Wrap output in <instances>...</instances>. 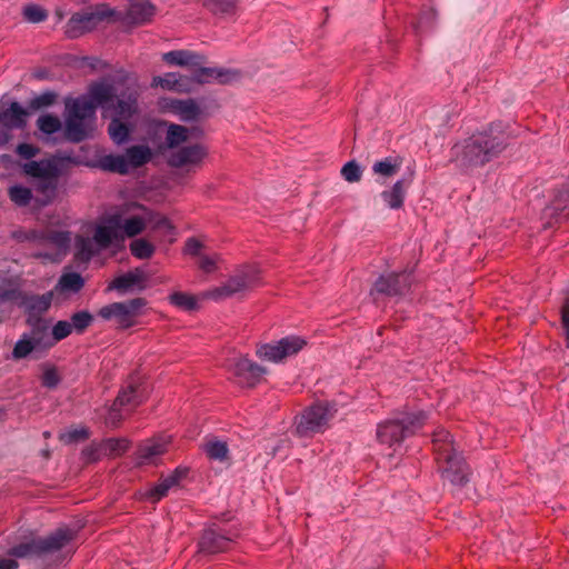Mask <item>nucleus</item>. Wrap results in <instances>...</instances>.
I'll return each instance as SVG.
<instances>
[{"label": "nucleus", "instance_id": "1", "mask_svg": "<svg viewBox=\"0 0 569 569\" xmlns=\"http://www.w3.org/2000/svg\"><path fill=\"white\" fill-rule=\"evenodd\" d=\"M89 94L110 118V139L118 146L126 143L140 116L139 88L122 80L102 79L89 86Z\"/></svg>", "mask_w": 569, "mask_h": 569}, {"label": "nucleus", "instance_id": "2", "mask_svg": "<svg viewBox=\"0 0 569 569\" xmlns=\"http://www.w3.org/2000/svg\"><path fill=\"white\" fill-rule=\"evenodd\" d=\"M150 221V211L132 203L127 210L121 209L103 217L94 229L93 239L100 250L122 244L126 237L133 238L142 233Z\"/></svg>", "mask_w": 569, "mask_h": 569}, {"label": "nucleus", "instance_id": "3", "mask_svg": "<svg viewBox=\"0 0 569 569\" xmlns=\"http://www.w3.org/2000/svg\"><path fill=\"white\" fill-rule=\"evenodd\" d=\"M162 60L170 66L187 67L192 76L191 81L206 84L217 81L219 84H230L241 79L238 69L204 67L207 57L190 50H172L163 53Z\"/></svg>", "mask_w": 569, "mask_h": 569}, {"label": "nucleus", "instance_id": "4", "mask_svg": "<svg viewBox=\"0 0 569 569\" xmlns=\"http://www.w3.org/2000/svg\"><path fill=\"white\" fill-rule=\"evenodd\" d=\"M507 147L502 134L477 132L455 147L456 161L461 167H479L497 158Z\"/></svg>", "mask_w": 569, "mask_h": 569}, {"label": "nucleus", "instance_id": "5", "mask_svg": "<svg viewBox=\"0 0 569 569\" xmlns=\"http://www.w3.org/2000/svg\"><path fill=\"white\" fill-rule=\"evenodd\" d=\"M432 445L442 479L455 486H465L469 480V467L450 433L445 429H437L432 433Z\"/></svg>", "mask_w": 569, "mask_h": 569}, {"label": "nucleus", "instance_id": "6", "mask_svg": "<svg viewBox=\"0 0 569 569\" xmlns=\"http://www.w3.org/2000/svg\"><path fill=\"white\" fill-rule=\"evenodd\" d=\"M22 173L33 179L32 188L37 193L34 203L39 208L51 204L57 196L61 177L60 161L46 158L39 161H27L21 164Z\"/></svg>", "mask_w": 569, "mask_h": 569}, {"label": "nucleus", "instance_id": "7", "mask_svg": "<svg viewBox=\"0 0 569 569\" xmlns=\"http://www.w3.org/2000/svg\"><path fill=\"white\" fill-rule=\"evenodd\" d=\"M77 537V531L63 526L56 529L47 537H38L33 532L23 536L22 539L12 546L7 555L13 558H41L60 551Z\"/></svg>", "mask_w": 569, "mask_h": 569}, {"label": "nucleus", "instance_id": "8", "mask_svg": "<svg viewBox=\"0 0 569 569\" xmlns=\"http://www.w3.org/2000/svg\"><path fill=\"white\" fill-rule=\"evenodd\" d=\"M98 107L99 104L89 93L66 102L64 134L67 140L79 143L89 137Z\"/></svg>", "mask_w": 569, "mask_h": 569}, {"label": "nucleus", "instance_id": "9", "mask_svg": "<svg viewBox=\"0 0 569 569\" xmlns=\"http://www.w3.org/2000/svg\"><path fill=\"white\" fill-rule=\"evenodd\" d=\"M427 416L419 411L406 416L401 420H387L377 428V439L380 443L393 447L400 445L406 437L413 435L426 423Z\"/></svg>", "mask_w": 569, "mask_h": 569}, {"label": "nucleus", "instance_id": "10", "mask_svg": "<svg viewBox=\"0 0 569 569\" xmlns=\"http://www.w3.org/2000/svg\"><path fill=\"white\" fill-rule=\"evenodd\" d=\"M259 283L260 270L256 266H242L224 283L204 292V297L223 300L234 295L246 293Z\"/></svg>", "mask_w": 569, "mask_h": 569}, {"label": "nucleus", "instance_id": "11", "mask_svg": "<svg viewBox=\"0 0 569 569\" xmlns=\"http://www.w3.org/2000/svg\"><path fill=\"white\" fill-rule=\"evenodd\" d=\"M148 305L146 298L137 297L122 302H112L100 308L97 316L106 321L114 320L117 329L126 330L138 323Z\"/></svg>", "mask_w": 569, "mask_h": 569}, {"label": "nucleus", "instance_id": "12", "mask_svg": "<svg viewBox=\"0 0 569 569\" xmlns=\"http://www.w3.org/2000/svg\"><path fill=\"white\" fill-rule=\"evenodd\" d=\"M336 410L328 402H318L306 408L296 422V432L300 437H312L323 432Z\"/></svg>", "mask_w": 569, "mask_h": 569}, {"label": "nucleus", "instance_id": "13", "mask_svg": "<svg viewBox=\"0 0 569 569\" xmlns=\"http://www.w3.org/2000/svg\"><path fill=\"white\" fill-rule=\"evenodd\" d=\"M112 11L106 4L97 6L94 9L89 8L80 12L73 13L64 27V34L69 39H77L87 32L97 28V26L112 16Z\"/></svg>", "mask_w": 569, "mask_h": 569}, {"label": "nucleus", "instance_id": "14", "mask_svg": "<svg viewBox=\"0 0 569 569\" xmlns=\"http://www.w3.org/2000/svg\"><path fill=\"white\" fill-rule=\"evenodd\" d=\"M226 368L232 381L241 388H254L259 385L267 369L244 356H237L227 361Z\"/></svg>", "mask_w": 569, "mask_h": 569}, {"label": "nucleus", "instance_id": "15", "mask_svg": "<svg viewBox=\"0 0 569 569\" xmlns=\"http://www.w3.org/2000/svg\"><path fill=\"white\" fill-rule=\"evenodd\" d=\"M307 341L298 336L284 337L276 343H264L257 348L256 355L267 361L279 362L298 353Z\"/></svg>", "mask_w": 569, "mask_h": 569}, {"label": "nucleus", "instance_id": "16", "mask_svg": "<svg viewBox=\"0 0 569 569\" xmlns=\"http://www.w3.org/2000/svg\"><path fill=\"white\" fill-rule=\"evenodd\" d=\"M208 154V147L203 143L197 142L187 144L178 148L169 154L168 164L171 168H200Z\"/></svg>", "mask_w": 569, "mask_h": 569}, {"label": "nucleus", "instance_id": "17", "mask_svg": "<svg viewBox=\"0 0 569 569\" xmlns=\"http://www.w3.org/2000/svg\"><path fill=\"white\" fill-rule=\"evenodd\" d=\"M28 117V109L23 108L17 101L11 102L9 108L0 111V146L9 142L11 139V130L23 129L27 126Z\"/></svg>", "mask_w": 569, "mask_h": 569}, {"label": "nucleus", "instance_id": "18", "mask_svg": "<svg viewBox=\"0 0 569 569\" xmlns=\"http://www.w3.org/2000/svg\"><path fill=\"white\" fill-rule=\"evenodd\" d=\"M149 397L147 383L138 375L129 377L126 386L119 391L114 406L133 409L143 403Z\"/></svg>", "mask_w": 569, "mask_h": 569}, {"label": "nucleus", "instance_id": "19", "mask_svg": "<svg viewBox=\"0 0 569 569\" xmlns=\"http://www.w3.org/2000/svg\"><path fill=\"white\" fill-rule=\"evenodd\" d=\"M411 274L407 272H391L380 276L371 289V295L381 293L389 297L403 296L411 287Z\"/></svg>", "mask_w": 569, "mask_h": 569}, {"label": "nucleus", "instance_id": "20", "mask_svg": "<svg viewBox=\"0 0 569 569\" xmlns=\"http://www.w3.org/2000/svg\"><path fill=\"white\" fill-rule=\"evenodd\" d=\"M71 242V233L69 231L62 230H44V236L42 239L43 247H52L56 249L54 253L49 252H37L33 254L37 259H46L52 262H58L61 260V257L64 256L69 249Z\"/></svg>", "mask_w": 569, "mask_h": 569}, {"label": "nucleus", "instance_id": "21", "mask_svg": "<svg viewBox=\"0 0 569 569\" xmlns=\"http://www.w3.org/2000/svg\"><path fill=\"white\" fill-rule=\"evenodd\" d=\"M543 217L548 219L545 228H552L569 219V183L557 191L550 204L545 208Z\"/></svg>", "mask_w": 569, "mask_h": 569}, {"label": "nucleus", "instance_id": "22", "mask_svg": "<svg viewBox=\"0 0 569 569\" xmlns=\"http://www.w3.org/2000/svg\"><path fill=\"white\" fill-rule=\"evenodd\" d=\"M233 542L232 537H228L216 528L206 529L199 540V552L207 555H216L218 552H224L230 549Z\"/></svg>", "mask_w": 569, "mask_h": 569}, {"label": "nucleus", "instance_id": "23", "mask_svg": "<svg viewBox=\"0 0 569 569\" xmlns=\"http://www.w3.org/2000/svg\"><path fill=\"white\" fill-rule=\"evenodd\" d=\"M164 108L176 114L181 121H198L202 118L203 111L194 99H169Z\"/></svg>", "mask_w": 569, "mask_h": 569}, {"label": "nucleus", "instance_id": "24", "mask_svg": "<svg viewBox=\"0 0 569 569\" xmlns=\"http://www.w3.org/2000/svg\"><path fill=\"white\" fill-rule=\"evenodd\" d=\"M168 441L163 438L149 439L141 442L136 451L137 465H153L156 459L167 452Z\"/></svg>", "mask_w": 569, "mask_h": 569}, {"label": "nucleus", "instance_id": "25", "mask_svg": "<svg viewBox=\"0 0 569 569\" xmlns=\"http://www.w3.org/2000/svg\"><path fill=\"white\" fill-rule=\"evenodd\" d=\"M204 131L200 127H184L181 124L171 123L168 127L164 143L168 149H178L190 138H201Z\"/></svg>", "mask_w": 569, "mask_h": 569}, {"label": "nucleus", "instance_id": "26", "mask_svg": "<svg viewBox=\"0 0 569 569\" xmlns=\"http://www.w3.org/2000/svg\"><path fill=\"white\" fill-rule=\"evenodd\" d=\"M156 7L149 0H131L126 11V20L133 26H141L152 21Z\"/></svg>", "mask_w": 569, "mask_h": 569}, {"label": "nucleus", "instance_id": "27", "mask_svg": "<svg viewBox=\"0 0 569 569\" xmlns=\"http://www.w3.org/2000/svg\"><path fill=\"white\" fill-rule=\"evenodd\" d=\"M147 281L146 273L139 268L133 271H129L122 276L114 278L108 286V290H117L121 293H126L137 287L139 290H143Z\"/></svg>", "mask_w": 569, "mask_h": 569}, {"label": "nucleus", "instance_id": "28", "mask_svg": "<svg viewBox=\"0 0 569 569\" xmlns=\"http://www.w3.org/2000/svg\"><path fill=\"white\" fill-rule=\"evenodd\" d=\"M27 322L30 325L31 329L24 335L32 341L36 347L40 349L41 352H44L54 346V341H51L49 327L46 321L40 318L34 320L28 318Z\"/></svg>", "mask_w": 569, "mask_h": 569}, {"label": "nucleus", "instance_id": "29", "mask_svg": "<svg viewBox=\"0 0 569 569\" xmlns=\"http://www.w3.org/2000/svg\"><path fill=\"white\" fill-rule=\"evenodd\" d=\"M54 298V291L50 290L43 295L26 296L22 299V305L26 307L29 318H39L42 313L47 312Z\"/></svg>", "mask_w": 569, "mask_h": 569}, {"label": "nucleus", "instance_id": "30", "mask_svg": "<svg viewBox=\"0 0 569 569\" xmlns=\"http://www.w3.org/2000/svg\"><path fill=\"white\" fill-rule=\"evenodd\" d=\"M410 183V179H400L396 181L390 190H385L381 193L382 199L391 209H400L403 204L405 196Z\"/></svg>", "mask_w": 569, "mask_h": 569}, {"label": "nucleus", "instance_id": "31", "mask_svg": "<svg viewBox=\"0 0 569 569\" xmlns=\"http://www.w3.org/2000/svg\"><path fill=\"white\" fill-rule=\"evenodd\" d=\"M84 287V279L81 277L80 273L77 272H69L63 273L52 291H54V295H62V293H78L82 290Z\"/></svg>", "mask_w": 569, "mask_h": 569}, {"label": "nucleus", "instance_id": "32", "mask_svg": "<svg viewBox=\"0 0 569 569\" xmlns=\"http://www.w3.org/2000/svg\"><path fill=\"white\" fill-rule=\"evenodd\" d=\"M240 0H202V6L212 14L219 17L234 16Z\"/></svg>", "mask_w": 569, "mask_h": 569}, {"label": "nucleus", "instance_id": "33", "mask_svg": "<svg viewBox=\"0 0 569 569\" xmlns=\"http://www.w3.org/2000/svg\"><path fill=\"white\" fill-rule=\"evenodd\" d=\"M190 79L177 72H168L162 77H154L152 80L153 86H160L163 89L186 91V86Z\"/></svg>", "mask_w": 569, "mask_h": 569}, {"label": "nucleus", "instance_id": "34", "mask_svg": "<svg viewBox=\"0 0 569 569\" xmlns=\"http://www.w3.org/2000/svg\"><path fill=\"white\" fill-rule=\"evenodd\" d=\"M126 158L129 168H139L152 159V150L144 144L132 146L126 150Z\"/></svg>", "mask_w": 569, "mask_h": 569}, {"label": "nucleus", "instance_id": "35", "mask_svg": "<svg viewBox=\"0 0 569 569\" xmlns=\"http://www.w3.org/2000/svg\"><path fill=\"white\" fill-rule=\"evenodd\" d=\"M100 166L103 170L126 174L129 172V163L126 154H107L101 158Z\"/></svg>", "mask_w": 569, "mask_h": 569}, {"label": "nucleus", "instance_id": "36", "mask_svg": "<svg viewBox=\"0 0 569 569\" xmlns=\"http://www.w3.org/2000/svg\"><path fill=\"white\" fill-rule=\"evenodd\" d=\"M93 243H96L94 239H90L87 237L78 236L76 238V253L74 257L80 262H89L92 257L97 253Z\"/></svg>", "mask_w": 569, "mask_h": 569}, {"label": "nucleus", "instance_id": "37", "mask_svg": "<svg viewBox=\"0 0 569 569\" xmlns=\"http://www.w3.org/2000/svg\"><path fill=\"white\" fill-rule=\"evenodd\" d=\"M401 163L402 159L399 157H387L383 160L377 161L372 170L376 174L390 178L398 172Z\"/></svg>", "mask_w": 569, "mask_h": 569}, {"label": "nucleus", "instance_id": "38", "mask_svg": "<svg viewBox=\"0 0 569 569\" xmlns=\"http://www.w3.org/2000/svg\"><path fill=\"white\" fill-rule=\"evenodd\" d=\"M8 196L9 199L18 207H27L31 203V201H34L32 189L16 184L8 189Z\"/></svg>", "mask_w": 569, "mask_h": 569}, {"label": "nucleus", "instance_id": "39", "mask_svg": "<svg viewBox=\"0 0 569 569\" xmlns=\"http://www.w3.org/2000/svg\"><path fill=\"white\" fill-rule=\"evenodd\" d=\"M58 100V93L54 91H44L39 96L33 97L29 100L26 109L29 111V116L32 112L47 109L53 106Z\"/></svg>", "mask_w": 569, "mask_h": 569}, {"label": "nucleus", "instance_id": "40", "mask_svg": "<svg viewBox=\"0 0 569 569\" xmlns=\"http://www.w3.org/2000/svg\"><path fill=\"white\" fill-rule=\"evenodd\" d=\"M129 440L126 438H109L101 441L102 450L107 458H116L123 455L129 449Z\"/></svg>", "mask_w": 569, "mask_h": 569}, {"label": "nucleus", "instance_id": "41", "mask_svg": "<svg viewBox=\"0 0 569 569\" xmlns=\"http://www.w3.org/2000/svg\"><path fill=\"white\" fill-rule=\"evenodd\" d=\"M41 352L32 341L23 333L20 339L16 342L11 357L13 360H21L29 357L32 353Z\"/></svg>", "mask_w": 569, "mask_h": 569}, {"label": "nucleus", "instance_id": "42", "mask_svg": "<svg viewBox=\"0 0 569 569\" xmlns=\"http://www.w3.org/2000/svg\"><path fill=\"white\" fill-rule=\"evenodd\" d=\"M203 450L212 460L223 461L228 458V446L220 440H209L203 445Z\"/></svg>", "mask_w": 569, "mask_h": 569}, {"label": "nucleus", "instance_id": "43", "mask_svg": "<svg viewBox=\"0 0 569 569\" xmlns=\"http://www.w3.org/2000/svg\"><path fill=\"white\" fill-rule=\"evenodd\" d=\"M130 251L138 259H149L153 256L156 247L148 240L140 238L130 243Z\"/></svg>", "mask_w": 569, "mask_h": 569}, {"label": "nucleus", "instance_id": "44", "mask_svg": "<svg viewBox=\"0 0 569 569\" xmlns=\"http://www.w3.org/2000/svg\"><path fill=\"white\" fill-rule=\"evenodd\" d=\"M37 127L46 134H53L61 129L62 123L57 116L47 113L38 118Z\"/></svg>", "mask_w": 569, "mask_h": 569}, {"label": "nucleus", "instance_id": "45", "mask_svg": "<svg viewBox=\"0 0 569 569\" xmlns=\"http://www.w3.org/2000/svg\"><path fill=\"white\" fill-rule=\"evenodd\" d=\"M169 300L172 305L186 311L196 310L198 307L196 297L186 292H173Z\"/></svg>", "mask_w": 569, "mask_h": 569}, {"label": "nucleus", "instance_id": "46", "mask_svg": "<svg viewBox=\"0 0 569 569\" xmlns=\"http://www.w3.org/2000/svg\"><path fill=\"white\" fill-rule=\"evenodd\" d=\"M93 321V316L87 311V310H82V311H78V312H74L71 317H70V325H72V330H76V332L78 333H82L84 332V330L87 328H89L91 326Z\"/></svg>", "mask_w": 569, "mask_h": 569}, {"label": "nucleus", "instance_id": "47", "mask_svg": "<svg viewBox=\"0 0 569 569\" xmlns=\"http://www.w3.org/2000/svg\"><path fill=\"white\" fill-rule=\"evenodd\" d=\"M42 368V376H41V383L43 387L53 389L56 388L60 381L61 377L57 370V368L49 363H43L41 366Z\"/></svg>", "mask_w": 569, "mask_h": 569}, {"label": "nucleus", "instance_id": "48", "mask_svg": "<svg viewBox=\"0 0 569 569\" xmlns=\"http://www.w3.org/2000/svg\"><path fill=\"white\" fill-rule=\"evenodd\" d=\"M102 445L100 442H91L89 446L83 448L81 456L84 463H93L106 457L104 450H102Z\"/></svg>", "mask_w": 569, "mask_h": 569}, {"label": "nucleus", "instance_id": "49", "mask_svg": "<svg viewBox=\"0 0 569 569\" xmlns=\"http://www.w3.org/2000/svg\"><path fill=\"white\" fill-rule=\"evenodd\" d=\"M172 487H174V485L168 481V477L162 478L153 488L148 491L147 497L152 502H157L166 497Z\"/></svg>", "mask_w": 569, "mask_h": 569}, {"label": "nucleus", "instance_id": "50", "mask_svg": "<svg viewBox=\"0 0 569 569\" xmlns=\"http://www.w3.org/2000/svg\"><path fill=\"white\" fill-rule=\"evenodd\" d=\"M90 436L87 428H74L70 429L59 436L60 441L66 445L74 443L88 439Z\"/></svg>", "mask_w": 569, "mask_h": 569}, {"label": "nucleus", "instance_id": "51", "mask_svg": "<svg viewBox=\"0 0 569 569\" xmlns=\"http://www.w3.org/2000/svg\"><path fill=\"white\" fill-rule=\"evenodd\" d=\"M220 261V256L218 253L206 254L203 253L198 259V268L204 273H212L218 269V262Z\"/></svg>", "mask_w": 569, "mask_h": 569}, {"label": "nucleus", "instance_id": "52", "mask_svg": "<svg viewBox=\"0 0 569 569\" xmlns=\"http://www.w3.org/2000/svg\"><path fill=\"white\" fill-rule=\"evenodd\" d=\"M24 18L33 23L41 22L47 19V11L38 4H28L23 8Z\"/></svg>", "mask_w": 569, "mask_h": 569}, {"label": "nucleus", "instance_id": "53", "mask_svg": "<svg viewBox=\"0 0 569 569\" xmlns=\"http://www.w3.org/2000/svg\"><path fill=\"white\" fill-rule=\"evenodd\" d=\"M72 332V325H70L69 321L66 320H59L52 328L51 333V341H54V345L68 336H70Z\"/></svg>", "mask_w": 569, "mask_h": 569}, {"label": "nucleus", "instance_id": "54", "mask_svg": "<svg viewBox=\"0 0 569 569\" xmlns=\"http://www.w3.org/2000/svg\"><path fill=\"white\" fill-rule=\"evenodd\" d=\"M341 174L348 182H358L361 179V170L356 161L347 162L341 169Z\"/></svg>", "mask_w": 569, "mask_h": 569}, {"label": "nucleus", "instance_id": "55", "mask_svg": "<svg viewBox=\"0 0 569 569\" xmlns=\"http://www.w3.org/2000/svg\"><path fill=\"white\" fill-rule=\"evenodd\" d=\"M203 243L197 238H188L183 247V253L199 259L203 254Z\"/></svg>", "mask_w": 569, "mask_h": 569}, {"label": "nucleus", "instance_id": "56", "mask_svg": "<svg viewBox=\"0 0 569 569\" xmlns=\"http://www.w3.org/2000/svg\"><path fill=\"white\" fill-rule=\"evenodd\" d=\"M16 152L21 158L33 161L32 158H34L40 152V149L30 143H20L17 146Z\"/></svg>", "mask_w": 569, "mask_h": 569}, {"label": "nucleus", "instance_id": "57", "mask_svg": "<svg viewBox=\"0 0 569 569\" xmlns=\"http://www.w3.org/2000/svg\"><path fill=\"white\" fill-rule=\"evenodd\" d=\"M21 297L17 288L0 287V301H16Z\"/></svg>", "mask_w": 569, "mask_h": 569}, {"label": "nucleus", "instance_id": "58", "mask_svg": "<svg viewBox=\"0 0 569 569\" xmlns=\"http://www.w3.org/2000/svg\"><path fill=\"white\" fill-rule=\"evenodd\" d=\"M121 408L122 407L114 406L113 403L107 417V423L113 428L118 427L119 422L122 420V416L120 415Z\"/></svg>", "mask_w": 569, "mask_h": 569}, {"label": "nucleus", "instance_id": "59", "mask_svg": "<svg viewBox=\"0 0 569 569\" xmlns=\"http://www.w3.org/2000/svg\"><path fill=\"white\" fill-rule=\"evenodd\" d=\"M189 472L188 468H177L172 473H170L168 477V481L177 486L179 481L187 477Z\"/></svg>", "mask_w": 569, "mask_h": 569}, {"label": "nucleus", "instance_id": "60", "mask_svg": "<svg viewBox=\"0 0 569 569\" xmlns=\"http://www.w3.org/2000/svg\"><path fill=\"white\" fill-rule=\"evenodd\" d=\"M18 568H19V562L17 561V558L0 557V569H18Z\"/></svg>", "mask_w": 569, "mask_h": 569}, {"label": "nucleus", "instance_id": "61", "mask_svg": "<svg viewBox=\"0 0 569 569\" xmlns=\"http://www.w3.org/2000/svg\"><path fill=\"white\" fill-rule=\"evenodd\" d=\"M44 236V230L38 231V230H31L26 234V239L29 241H33L37 244H42V239Z\"/></svg>", "mask_w": 569, "mask_h": 569}, {"label": "nucleus", "instance_id": "62", "mask_svg": "<svg viewBox=\"0 0 569 569\" xmlns=\"http://www.w3.org/2000/svg\"><path fill=\"white\" fill-rule=\"evenodd\" d=\"M561 323L562 328H569V297L561 307Z\"/></svg>", "mask_w": 569, "mask_h": 569}, {"label": "nucleus", "instance_id": "63", "mask_svg": "<svg viewBox=\"0 0 569 569\" xmlns=\"http://www.w3.org/2000/svg\"><path fill=\"white\" fill-rule=\"evenodd\" d=\"M563 330L566 333V345H567V348H569V328H563Z\"/></svg>", "mask_w": 569, "mask_h": 569}, {"label": "nucleus", "instance_id": "64", "mask_svg": "<svg viewBox=\"0 0 569 569\" xmlns=\"http://www.w3.org/2000/svg\"><path fill=\"white\" fill-rule=\"evenodd\" d=\"M4 416H6L4 409L0 408V421L3 420Z\"/></svg>", "mask_w": 569, "mask_h": 569}]
</instances>
